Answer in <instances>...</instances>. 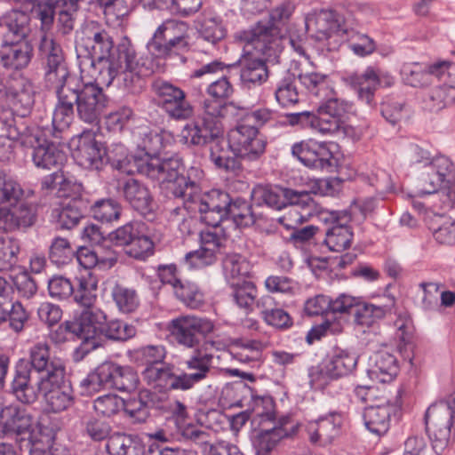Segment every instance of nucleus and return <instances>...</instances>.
I'll return each mask as SVG.
<instances>
[{
	"mask_svg": "<svg viewBox=\"0 0 455 455\" xmlns=\"http://www.w3.org/2000/svg\"><path fill=\"white\" fill-rule=\"evenodd\" d=\"M76 44L77 51L84 50L88 55L85 61L92 69L91 76L103 86L116 79L119 86L136 93L143 87L142 78L153 72L151 60L138 56L127 38L114 47L112 36L95 22L84 27Z\"/></svg>",
	"mask_w": 455,
	"mask_h": 455,
	"instance_id": "1",
	"label": "nucleus"
},
{
	"mask_svg": "<svg viewBox=\"0 0 455 455\" xmlns=\"http://www.w3.org/2000/svg\"><path fill=\"white\" fill-rule=\"evenodd\" d=\"M195 177L199 180L202 172L196 168L188 171V177L180 180L174 197L180 198L188 211L200 213L203 222L216 228L226 218L230 217L239 227H249L256 220V213L247 202L236 200L231 203L226 192L213 189L201 194V189Z\"/></svg>",
	"mask_w": 455,
	"mask_h": 455,
	"instance_id": "2",
	"label": "nucleus"
},
{
	"mask_svg": "<svg viewBox=\"0 0 455 455\" xmlns=\"http://www.w3.org/2000/svg\"><path fill=\"white\" fill-rule=\"evenodd\" d=\"M243 44L244 54L239 60L240 80L244 86L260 85L268 78L267 61H277L282 51L281 36L275 27L258 24L235 35Z\"/></svg>",
	"mask_w": 455,
	"mask_h": 455,
	"instance_id": "3",
	"label": "nucleus"
},
{
	"mask_svg": "<svg viewBox=\"0 0 455 455\" xmlns=\"http://www.w3.org/2000/svg\"><path fill=\"white\" fill-rule=\"evenodd\" d=\"M404 82L411 86H424L435 76L440 84L431 88L424 98V108L430 112H439L455 104V63L441 60L425 68L407 65L402 68Z\"/></svg>",
	"mask_w": 455,
	"mask_h": 455,
	"instance_id": "4",
	"label": "nucleus"
},
{
	"mask_svg": "<svg viewBox=\"0 0 455 455\" xmlns=\"http://www.w3.org/2000/svg\"><path fill=\"white\" fill-rule=\"evenodd\" d=\"M108 163L111 166L126 174L140 172L150 179L159 181L163 189L171 193L173 196L176 195L174 187H178L180 179L185 176L180 172L183 169L182 164L178 158L159 159L152 158L144 160L137 158L127 154L124 145L118 144L108 153Z\"/></svg>",
	"mask_w": 455,
	"mask_h": 455,
	"instance_id": "5",
	"label": "nucleus"
},
{
	"mask_svg": "<svg viewBox=\"0 0 455 455\" xmlns=\"http://www.w3.org/2000/svg\"><path fill=\"white\" fill-rule=\"evenodd\" d=\"M43 57L45 85L55 93L71 92L79 81L68 69L62 48L52 36L44 35L39 46Z\"/></svg>",
	"mask_w": 455,
	"mask_h": 455,
	"instance_id": "6",
	"label": "nucleus"
},
{
	"mask_svg": "<svg viewBox=\"0 0 455 455\" xmlns=\"http://www.w3.org/2000/svg\"><path fill=\"white\" fill-rule=\"evenodd\" d=\"M455 418V395L447 401H440L428 407L426 412V428L436 454L446 448L451 434V421Z\"/></svg>",
	"mask_w": 455,
	"mask_h": 455,
	"instance_id": "7",
	"label": "nucleus"
},
{
	"mask_svg": "<svg viewBox=\"0 0 455 455\" xmlns=\"http://www.w3.org/2000/svg\"><path fill=\"white\" fill-rule=\"evenodd\" d=\"M101 84L95 79L94 83H86L72 87L71 92L74 95L73 104L76 105L78 117L87 124H95L99 121L108 104V98L104 94Z\"/></svg>",
	"mask_w": 455,
	"mask_h": 455,
	"instance_id": "8",
	"label": "nucleus"
},
{
	"mask_svg": "<svg viewBox=\"0 0 455 455\" xmlns=\"http://www.w3.org/2000/svg\"><path fill=\"white\" fill-rule=\"evenodd\" d=\"M167 328L179 345L196 348L200 345L199 336L206 337L214 331L215 325L206 317L182 315L172 319Z\"/></svg>",
	"mask_w": 455,
	"mask_h": 455,
	"instance_id": "9",
	"label": "nucleus"
},
{
	"mask_svg": "<svg viewBox=\"0 0 455 455\" xmlns=\"http://www.w3.org/2000/svg\"><path fill=\"white\" fill-rule=\"evenodd\" d=\"M0 425L5 433L19 435L21 441L27 442L33 455L40 450L35 432L36 421L25 409L15 405L3 408L0 405Z\"/></svg>",
	"mask_w": 455,
	"mask_h": 455,
	"instance_id": "10",
	"label": "nucleus"
},
{
	"mask_svg": "<svg viewBox=\"0 0 455 455\" xmlns=\"http://www.w3.org/2000/svg\"><path fill=\"white\" fill-rule=\"evenodd\" d=\"M228 145L234 156L251 162L264 154L267 142L253 124L241 123L229 131Z\"/></svg>",
	"mask_w": 455,
	"mask_h": 455,
	"instance_id": "11",
	"label": "nucleus"
},
{
	"mask_svg": "<svg viewBox=\"0 0 455 455\" xmlns=\"http://www.w3.org/2000/svg\"><path fill=\"white\" fill-rule=\"evenodd\" d=\"M420 191L433 194L441 189H448L455 182L453 163L445 156H435L432 162L423 165L419 172Z\"/></svg>",
	"mask_w": 455,
	"mask_h": 455,
	"instance_id": "12",
	"label": "nucleus"
},
{
	"mask_svg": "<svg viewBox=\"0 0 455 455\" xmlns=\"http://www.w3.org/2000/svg\"><path fill=\"white\" fill-rule=\"evenodd\" d=\"M78 9L73 4L60 3L58 0H37L35 13L41 21L43 29H49L58 14L57 28L62 35H68L74 29Z\"/></svg>",
	"mask_w": 455,
	"mask_h": 455,
	"instance_id": "13",
	"label": "nucleus"
},
{
	"mask_svg": "<svg viewBox=\"0 0 455 455\" xmlns=\"http://www.w3.org/2000/svg\"><path fill=\"white\" fill-rule=\"evenodd\" d=\"M159 104L176 120H186L194 114L192 105L186 100L185 92L170 82L158 80L153 84Z\"/></svg>",
	"mask_w": 455,
	"mask_h": 455,
	"instance_id": "14",
	"label": "nucleus"
},
{
	"mask_svg": "<svg viewBox=\"0 0 455 455\" xmlns=\"http://www.w3.org/2000/svg\"><path fill=\"white\" fill-rule=\"evenodd\" d=\"M75 161L82 167L90 170H101L109 160L105 146L98 141L92 131L83 132L76 139L73 150Z\"/></svg>",
	"mask_w": 455,
	"mask_h": 455,
	"instance_id": "15",
	"label": "nucleus"
},
{
	"mask_svg": "<svg viewBox=\"0 0 455 455\" xmlns=\"http://www.w3.org/2000/svg\"><path fill=\"white\" fill-rule=\"evenodd\" d=\"M105 322L106 314L97 307L89 306L84 307L78 316L65 322L64 324L59 327V330H61L64 326L67 331L85 342H89L101 335Z\"/></svg>",
	"mask_w": 455,
	"mask_h": 455,
	"instance_id": "16",
	"label": "nucleus"
},
{
	"mask_svg": "<svg viewBox=\"0 0 455 455\" xmlns=\"http://www.w3.org/2000/svg\"><path fill=\"white\" fill-rule=\"evenodd\" d=\"M208 344L209 342H205L202 347L194 348L185 359L184 365L188 371L179 374L182 391L192 389L196 384L206 379L211 373L213 355L208 352Z\"/></svg>",
	"mask_w": 455,
	"mask_h": 455,
	"instance_id": "17",
	"label": "nucleus"
},
{
	"mask_svg": "<svg viewBox=\"0 0 455 455\" xmlns=\"http://www.w3.org/2000/svg\"><path fill=\"white\" fill-rule=\"evenodd\" d=\"M188 25L177 20H167L162 23L148 43V48L157 56L168 54L173 48L184 46Z\"/></svg>",
	"mask_w": 455,
	"mask_h": 455,
	"instance_id": "18",
	"label": "nucleus"
},
{
	"mask_svg": "<svg viewBox=\"0 0 455 455\" xmlns=\"http://www.w3.org/2000/svg\"><path fill=\"white\" fill-rule=\"evenodd\" d=\"M226 237L216 229H206L200 233V247L189 251L184 257V262L189 268H203L212 265L224 246Z\"/></svg>",
	"mask_w": 455,
	"mask_h": 455,
	"instance_id": "19",
	"label": "nucleus"
},
{
	"mask_svg": "<svg viewBox=\"0 0 455 455\" xmlns=\"http://www.w3.org/2000/svg\"><path fill=\"white\" fill-rule=\"evenodd\" d=\"M28 367L37 377L59 379L65 373L62 362L51 355V345L47 341H38L33 344L28 350Z\"/></svg>",
	"mask_w": 455,
	"mask_h": 455,
	"instance_id": "20",
	"label": "nucleus"
},
{
	"mask_svg": "<svg viewBox=\"0 0 455 455\" xmlns=\"http://www.w3.org/2000/svg\"><path fill=\"white\" fill-rule=\"evenodd\" d=\"M34 375L26 360L21 359L17 363L12 392L23 403L36 402L47 383L44 378H35Z\"/></svg>",
	"mask_w": 455,
	"mask_h": 455,
	"instance_id": "21",
	"label": "nucleus"
},
{
	"mask_svg": "<svg viewBox=\"0 0 455 455\" xmlns=\"http://www.w3.org/2000/svg\"><path fill=\"white\" fill-rule=\"evenodd\" d=\"M308 198L309 193L306 190L297 191L283 188L258 186L251 192V200L254 204L259 206L265 204L277 210L286 207L287 204L305 203Z\"/></svg>",
	"mask_w": 455,
	"mask_h": 455,
	"instance_id": "22",
	"label": "nucleus"
},
{
	"mask_svg": "<svg viewBox=\"0 0 455 455\" xmlns=\"http://www.w3.org/2000/svg\"><path fill=\"white\" fill-rule=\"evenodd\" d=\"M3 124L6 134L0 136V162L9 161L12 157L15 142H20L25 147H34V140L36 138L33 136V131L20 119L4 120Z\"/></svg>",
	"mask_w": 455,
	"mask_h": 455,
	"instance_id": "23",
	"label": "nucleus"
},
{
	"mask_svg": "<svg viewBox=\"0 0 455 455\" xmlns=\"http://www.w3.org/2000/svg\"><path fill=\"white\" fill-rule=\"evenodd\" d=\"M381 78L380 71L370 66L363 73L351 74L346 81L355 92L361 103L373 108L376 106L375 92L380 85Z\"/></svg>",
	"mask_w": 455,
	"mask_h": 455,
	"instance_id": "24",
	"label": "nucleus"
},
{
	"mask_svg": "<svg viewBox=\"0 0 455 455\" xmlns=\"http://www.w3.org/2000/svg\"><path fill=\"white\" fill-rule=\"evenodd\" d=\"M397 411V406L386 397L377 399L365 407L363 414L366 428L374 435H382L387 432L391 415Z\"/></svg>",
	"mask_w": 455,
	"mask_h": 455,
	"instance_id": "25",
	"label": "nucleus"
},
{
	"mask_svg": "<svg viewBox=\"0 0 455 455\" xmlns=\"http://www.w3.org/2000/svg\"><path fill=\"white\" fill-rule=\"evenodd\" d=\"M4 97L20 116H28L35 103V89L27 78L19 76L4 85Z\"/></svg>",
	"mask_w": 455,
	"mask_h": 455,
	"instance_id": "26",
	"label": "nucleus"
},
{
	"mask_svg": "<svg viewBox=\"0 0 455 455\" xmlns=\"http://www.w3.org/2000/svg\"><path fill=\"white\" fill-rule=\"evenodd\" d=\"M329 218L323 219L324 221H330L331 227L325 232L324 243L330 251L342 252L351 246L353 241V231L346 224L348 216L346 213L331 212Z\"/></svg>",
	"mask_w": 455,
	"mask_h": 455,
	"instance_id": "27",
	"label": "nucleus"
},
{
	"mask_svg": "<svg viewBox=\"0 0 455 455\" xmlns=\"http://www.w3.org/2000/svg\"><path fill=\"white\" fill-rule=\"evenodd\" d=\"M306 28L317 40H324L333 34H346L343 18L331 10H323L306 19Z\"/></svg>",
	"mask_w": 455,
	"mask_h": 455,
	"instance_id": "28",
	"label": "nucleus"
},
{
	"mask_svg": "<svg viewBox=\"0 0 455 455\" xmlns=\"http://www.w3.org/2000/svg\"><path fill=\"white\" fill-rule=\"evenodd\" d=\"M65 373L59 379H48L42 390L49 411L59 413L70 408L74 403V394L70 385L64 381Z\"/></svg>",
	"mask_w": 455,
	"mask_h": 455,
	"instance_id": "29",
	"label": "nucleus"
},
{
	"mask_svg": "<svg viewBox=\"0 0 455 455\" xmlns=\"http://www.w3.org/2000/svg\"><path fill=\"white\" fill-rule=\"evenodd\" d=\"M341 425V416L337 413H331L307 422L306 431L311 443L325 446L331 443L339 436Z\"/></svg>",
	"mask_w": 455,
	"mask_h": 455,
	"instance_id": "30",
	"label": "nucleus"
},
{
	"mask_svg": "<svg viewBox=\"0 0 455 455\" xmlns=\"http://www.w3.org/2000/svg\"><path fill=\"white\" fill-rule=\"evenodd\" d=\"M33 47L28 40L4 39L0 50V60L9 69L26 68L31 60Z\"/></svg>",
	"mask_w": 455,
	"mask_h": 455,
	"instance_id": "31",
	"label": "nucleus"
},
{
	"mask_svg": "<svg viewBox=\"0 0 455 455\" xmlns=\"http://www.w3.org/2000/svg\"><path fill=\"white\" fill-rule=\"evenodd\" d=\"M399 371V364L394 354L387 350L376 352L369 362L367 374L375 382H391Z\"/></svg>",
	"mask_w": 455,
	"mask_h": 455,
	"instance_id": "32",
	"label": "nucleus"
},
{
	"mask_svg": "<svg viewBox=\"0 0 455 455\" xmlns=\"http://www.w3.org/2000/svg\"><path fill=\"white\" fill-rule=\"evenodd\" d=\"M313 131L322 135L341 133L352 140H359L361 137L360 131L319 108L316 114L313 113Z\"/></svg>",
	"mask_w": 455,
	"mask_h": 455,
	"instance_id": "33",
	"label": "nucleus"
},
{
	"mask_svg": "<svg viewBox=\"0 0 455 455\" xmlns=\"http://www.w3.org/2000/svg\"><path fill=\"white\" fill-rule=\"evenodd\" d=\"M36 136L34 140V148L32 159L35 165L38 168L51 169L61 165L66 160V155L54 142H50L46 140H41L37 133L33 132Z\"/></svg>",
	"mask_w": 455,
	"mask_h": 455,
	"instance_id": "34",
	"label": "nucleus"
},
{
	"mask_svg": "<svg viewBox=\"0 0 455 455\" xmlns=\"http://www.w3.org/2000/svg\"><path fill=\"white\" fill-rule=\"evenodd\" d=\"M124 199L136 211L142 214L150 212L153 209V197L148 188L135 179H129L121 185Z\"/></svg>",
	"mask_w": 455,
	"mask_h": 455,
	"instance_id": "35",
	"label": "nucleus"
},
{
	"mask_svg": "<svg viewBox=\"0 0 455 455\" xmlns=\"http://www.w3.org/2000/svg\"><path fill=\"white\" fill-rule=\"evenodd\" d=\"M144 381L153 388L159 390H181L180 375L174 374L172 368L169 365H150L142 372Z\"/></svg>",
	"mask_w": 455,
	"mask_h": 455,
	"instance_id": "36",
	"label": "nucleus"
},
{
	"mask_svg": "<svg viewBox=\"0 0 455 455\" xmlns=\"http://www.w3.org/2000/svg\"><path fill=\"white\" fill-rule=\"evenodd\" d=\"M210 159L212 164L225 172H235L241 168L238 157L230 156L231 148L221 135L212 137L209 141Z\"/></svg>",
	"mask_w": 455,
	"mask_h": 455,
	"instance_id": "37",
	"label": "nucleus"
},
{
	"mask_svg": "<svg viewBox=\"0 0 455 455\" xmlns=\"http://www.w3.org/2000/svg\"><path fill=\"white\" fill-rule=\"evenodd\" d=\"M395 301L389 299V304L377 306L359 299L354 310V322L356 326L365 331V328L373 326L379 320L384 318L390 311Z\"/></svg>",
	"mask_w": 455,
	"mask_h": 455,
	"instance_id": "38",
	"label": "nucleus"
},
{
	"mask_svg": "<svg viewBox=\"0 0 455 455\" xmlns=\"http://www.w3.org/2000/svg\"><path fill=\"white\" fill-rule=\"evenodd\" d=\"M3 24L7 28L4 39L27 40L31 30L29 15L19 10L9 12L4 16Z\"/></svg>",
	"mask_w": 455,
	"mask_h": 455,
	"instance_id": "39",
	"label": "nucleus"
},
{
	"mask_svg": "<svg viewBox=\"0 0 455 455\" xmlns=\"http://www.w3.org/2000/svg\"><path fill=\"white\" fill-rule=\"evenodd\" d=\"M42 188L55 191L60 197H68L80 191V185L75 178L67 175L63 171H58L45 176L42 180Z\"/></svg>",
	"mask_w": 455,
	"mask_h": 455,
	"instance_id": "40",
	"label": "nucleus"
},
{
	"mask_svg": "<svg viewBox=\"0 0 455 455\" xmlns=\"http://www.w3.org/2000/svg\"><path fill=\"white\" fill-rule=\"evenodd\" d=\"M56 95L58 101L52 113V126L55 131L62 132L68 129L73 122L74 104L72 100L75 98L69 90Z\"/></svg>",
	"mask_w": 455,
	"mask_h": 455,
	"instance_id": "41",
	"label": "nucleus"
},
{
	"mask_svg": "<svg viewBox=\"0 0 455 455\" xmlns=\"http://www.w3.org/2000/svg\"><path fill=\"white\" fill-rule=\"evenodd\" d=\"M76 260L84 268L98 267L100 269H108L116 263L117 254L112 250L92 251L82 248L76 253Z\"/></svg>",
	"mask_w": 455,
	"mask_h": 455,
	"instance_id": "42",
	"label": "nucleus"
},
{
	"mask_svg": "<svg viewBox=\"0 0 455 455\" xmlns=\"http://www.w3.org/2000/svg\"><path fill=\"white\" fill-rule=\"evenodd\" d=\"M266 339H236L233 345V355L242 363H249L257 362L261 356V352L268 346Z\"/></svg>",
	"mask_w": 455,
	"mask_h": 455,
	"instance_id": "43",
	"label": "nucleus"
},
{
	"mask_svg": "<svg viewBox=\"0 0 455 455\" xmlns=\"http://www.w3.org/2000/svg\"><path fill=\"white\" fill-rule=\"evenodd\" d=\"M358 357L347 350L335 351L325 362L327 371L337 379L351 373L356 367Z\"/></svg>",
	"mask_w": 455,
	"mask_h": 455,
	"instance_id": "44",
	"label": "nucleus"
},
{
	"mask_svg": "<svg viewBox=\"0 0 455 455\" xmlns=\"http://www.w3.org/2000/svg\"><path fill=\"white\" fill-rule=\"evenodd\" d=\"M109 387L124 392H132L137 388L139 377L130 367H122L108 363Z\"/></svg>",
	"mask_w": 455,
	"mask_h": 455,
	"instance_id": "45",
	"label": "nucleus"
},
{
	"mask_svg": "<svg viewBox=\"0 0 455 455\" xmlns=\"http://www.w3.org/2000/svg\"><path fill=\"white\" fill-rule=\"evenodd\" d=\"M226 105L222 100L215 99L204 101L203 122L215 135H222L221 118L226 115Z\"/></svg>",
	"mask_w": 455,
	"mask_h": 455,
	"instance_id": "46",
	"label": "nucleus"
},
{
	"mask_svg": "<svg viewBox=\"0 0 455 455\" xmlns=\"http://www.w3.org/2000/svg\"><path fill=\"white\" fill-rule=\"evenodd\" d=\"M111 297L118 310L124 314L135 311L140 304L136 291L121 283L113 286Z\"/></svg>",
	"mask_w": 455,
	"mask_h": 455,
	"instance_id": "47",
	"label": "nucleus"
},
{
	"mask_svg": "<svg viewBox=\"0 0 455 455\" xmlns=\"http://www.w3.org/2000/svg\"><path fill=\"white\" fill-rule=\"evenodd\" d=\"M222 265L224 275L230 284L245 280L250 271L249 263L239 254L227 255Z\"/></svg>",
	"mask_w": 455,
	"mask_h": 455,
	"instance_id": "48",
	"label": "nucleus"
},
{
	"mask_svg": "<svg viewBox=\"0 0 455 455\" xmlns=\"http://www.w3.org/2000/svg\"><path fill=\"white\" fill-rule=\"evenodd\" d=\"M332 147H334L333 144L315 141L307 167L331 171L337 164V160L332 154Z\"/></svg>",
	"mask_w": 455,
	"mask_h": 455,
	"instance_id": "49",
	"label": "nucleus"
},
{
	"mask_svg": "<svg viewBox=\"0 0 455 455\" xmlns=\"http://www.w3.org/2000/svg\"><path fill=\"white\" fill-rule=\"evenodd\" d=\"M109 376L108 363H103L81 380L80 387L88 395L99 392L109 387Z\"/></svg>",
	"mask_w": 455,
	"mask_h": 455,
	"instance_id": "50",
	"label": "nucleus"
},
{
	"mask_svg": "<svg viewBox=\"0 0 455 455\" xmlns=\"http://www.w3.org/2000/svg\"><path fill=\"white\" fill-rule=\"evenodd\" d=\"M287 435L288 431L283 428V424L263 427H260V432L254 441V445L260 451H270L282 438Z\"/></svg>",
	"mask_w": 455,
	"mask_h": 455,
	"instance_id": "51",
	"label": "nucleus"
},
{
	"mask_svg": "<svg viewBox=\"0 0 455 455\" xmlns=\"http://www.w3.org/2000/svg\"><path fill=\"white\" fill-rule=\"evenodd\" d=\"M204 123L200 125L197 123H190L186 124L180 132V139L186 145H204L209 143L212 137H216Z\"/></svg>",
	"mask_w": 455,
	"mask_h": 455,
	"instance_id": "52",
	"label": "nucleus"
},
{
	"mask_svg": "<svg viewBox=\"0 0 455 455\" xmlns=\"http://www.w3.org/2000/svg\"><path fill=\"white\" fill-rule=\"evenodd\" d=\"M176 298L190 308H198L203 305L204 296L198 286L191 282L180 281L173 290Z\"/></svg>",
	"mask_w": 455,
	"mask_h": 455,
	"instance_id": "53",
	"label": "nucleus"
},
{
	"mask_svg": "<svg viewBox=\"0 0 455 455\" xmlns=\"http://www.w3.org/2000/svg\"><path fill=\"white\" fill-rule=\"evenodd\" d=\"M297 76L301 84L317 97H324L332 93L325 75L316 72H300Z\"/></svg>",
	"mask_w": 455,
	"mask_h": 455,
	"instance_id": "54",
	"label": "nucleus"
},
{
	"mask_svg": "<svg viewBox=\"0 0 455 455\" xmlns=\"http://www.w3.org/2000/svg\"><path fill=\"white\" fill-rule=\"evenodd\" d=\"M273 299L266 297L263 299L264 308L261 311L262 318L264 321L273 327L277 329H287L292 325V319L291 315L283 308L270 307Z\"/></svg>",
	"mask_w": 455,
	"mask_h": 455,
	"instance_id": "55",
	"label": "nucleus"
},
{
	"mask_svg": "<svg viewBox=\"0 0 455 455\" xmlns=\"http://www.w3.org/2000/svg\"><path fill=\"white\" fill-rule=\"evenodd\" d=\"M9 206V220L17 228H28L36 222L35 207L21 201V198L15 204Z\"/></svg>",
	"mask_w": 455,
	"mask_h": 455,
	"instance_id": "56",
	"label": "nucleus"
},
{
	"mask_svg": "<svg viewBox=\"0 0 455 455\" xmlns=\"http://www.w3.org/2000/svg\"><path fill=\"white\" fill-rule=\"evenodd\" d=\"M101 335L111 340L126 341L136 335V328L118 319L106 320Z\"/></svg>",
	"mask_w": 455,
	"mask_h": 455,
	"instance_id": "57",
	"label": "nucleus"
},
{
	"mask_svg": "<svg viewBox=\"0 0 455 455\" xmlns=\"http://www.w3.org/2000/svg\"><path fill=\"white\" fill-rule=\"evenodd\" d=\"M230 285L234 289L233 297L236 305L245 310H251L257 296V289L254 283L248 280H243Z\"/></svg>",
	"mask_w": 455,
	"mask_h": 455,
	"instance_id": "58",
	"label": "nucleus"
},
{
	"mask_svg": "<svg viewBox=\"0 0 455 455\" xmlns=\"http://www.w3.org/2000/svg\"><path fill=\"white\" fill-rule=\"evenodd\" d=\"M122 207L113 199H102L94 203L91 208L93 218L100 222H112L120 217Z\"/></svg>",
	"mask_w": 455,
	"mask_h": 455,
	"instance_id": "59",
	"label": "nucleus"
},
{
	"mask_svg": "<svg viewBox=\"0 0 455 455\" xmlns=\"http://www.w3.org/2000/svg\"><path fill=\"white\" fill-rule=\"evenodd\" d=\"M97 281L92 275L82 276L78 279V287L74 290V299L83 307L93 306L96 300Z\"/></svg>",
	"mask_w": 455,
	"mask_h": 455,
	"instance_id": "60",
	"label": "nucleus"
},
{
	"mask_svg": "<svg viewBox=\"0 0 455 455\" xmlns=\"http://www.w3.org/2000/svg\"><path fill=\"white\" fill-rule=\"evenodd\" d=\"M22 196L20 185L0 171V206L15 204Z\"/></svg>",
	"mask_w": 455,
	"mask_h": 455,
	"instance_id": "61",
	"label": "nucleus"
},
{
	"mask_svg": "<svg viewBox=\"0 0 455 455\" xmlns=\"http://www.w3.org/2000/svg\"><path fill=\"white\" fill-rule=\"evenodd\" d=\"M77 201H71L54 210V217L61 228L71 229L78 224L83 217Z\"/></svg>",
	"mask_w": 455,
	"mask_h": 455,
	"instance_id": "62",
	"label": "nucleus"
},
{
	"mask_svg": "<svg viewBox=\"0 0 455 455\" xmlns=\"http://www.w3.org/2000/svg\"><path fill=\"white\" fill-rule=\"evenodd\" d=\"M19 242L7 235L0 236V271L10 269L18 259Z\"/></svg>",
	"mask_w": 455,
	"mask_h": 455,
	"instance_id": "63",
	"label": "nucleus"
},
{
	"mask_svg": "<svg viewBox=\"0 0 455 455\" xmlns=\"http://www.w3.org/2000/svg\"><path fill=\"white\" fill-rule=\"evenodd\" d=\"M75 256V251L67 238L56 236L49 247V258L57 265L69 262Z\"/></svg>",
	"mask_w": 455,
	"mask_h": 455,
	"instance_id": "64",
	"label": "nucleus"
}]
</instances>
